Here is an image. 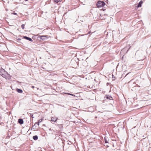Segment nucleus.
Wrapping results in <instances>:
<instances>
[{
	"instance_id": "obj_1",
	"label": "nucleus",
	"mask_w": 151,
	"mask_h": 151,
	"mask_svg": "<svg viewBox=\"0 0 151 151\" xmlns=\"http://www.w3.org/2000/svg\"><path fill=\"white\" fill-rule=\"evenodd\" d=\"M105 4V3L103 1H99L96 3V5L98 7L103 6Z\"/></svg>"
},
{
	"instance_id": "obj_2",
	"label": "nucleus",
	"mask_w": 151,
	"mask_h": 151,
	"mask_svg": "<svg viewBox=\"0 0 151 151\" xmlns=\"http://www.w3.org/2000/svg\"><path fill=\"white\" fill-rule=\"evenodd\" d=\"M6 72L4 69H1L0 71V75L3 77H4L5 76L4 74L6 73Z\"/></svg>"
},
{
	"instance_id": "obj_3",
	"label": "nucleus",
	"mask_w": 151,
	"mask_h": 151,
	"mask_svg": "<svg viewBox=\"0 0 151 151\" xmlns=\"http://www.w3.org/2000/svg\"><path fill=\"white\" fill-rule=\"evenodd\" d=\"M58 118L56 117H51V121L54 122H56Z\"/></svg>"
},
{
	"instance_id": "obj_4",
	"label": "nucleus",
	"mask_w": 151,
	"mask_h": 151,
	"mask_svg": "<svg viewBox=\"0 0 151 151\" xmlns=\"http://www.w3.org/2000/svg\"><path fill=\"white\" fill-rule=\"evenodd\" d=\"M23 37L27 40H28L32 42L33 41V40L32 39L29 37H28L27 36H23Z\"/></svg>"
},
{
	"instance_id": "obj_5",
	"label": "nucleus",
	"mask_w": 151,
	"mask_h": 151,
	"mask_svg": "<svg viewBox=\"0 0 151 151\" xmlns=\"http://www.w3.org/2000/svg\"><path fill=\"white\" fill-rule=\"evenodd\" d=\"M143 3V1H141L139 3L138 5L137 6V7H141L142 6V4Z\"/></svg>"
},
{
	"instance_id": "obj_6",
	"label": "nucleus",
	"mask_w": 151,
	"mask_h": 151,
	"mask_svg": "<svg viewBox=\"0 0 151 151\" xmlns=\"http://www.w3.org/2000/svg\"><path fill=\"white\" fill-rule=\"evenodd\" d=\"M18 122L21 124H22L23 123V121L22 119H19L18 120Z\"/></svg>"
},
{
	"instance_id": "obj_7",
	"label": "nucleus",
	"mask_w": 151,
	"mask_h": 151,
	"mask_svg": "<svg viewBox=\"0 0 151 151\" xmlns=\"http://www.w3.org/2000/svg\"><path fill=\"white\" fill-rule=\"evenodd\" d=\"M105 96L106 98L109 99L110 100H111L112 99L111 96H110L106 95Z\"/></svg>"
},
{
	"instance_id": "obj_8",
	"label": "nucleus",
	"mask_w": 151,
	"mask_h": 151,
	"mask_svg": "<svg viewBox=\"0 0 151 151\" xmlns=\"http://www.w3.org/2000/svg\"><path fill=\"white\" fill-rule=\"evenodd\" d=\"M33 139L35 140H37L38 139V137L37 136H34L33 137Z\"/></svg>"
},
{
	"instance_id": "obj_9",
	"label": "nucleus",
	"mask_w": 151,
	"mask_h": 151,
	"mask_svg": "<svg viewBox=\"0 0 151 151\" xmlns=\"http://www.w3.org/2000/svg\"><path fill=\"white\" fill-rule=\"evenodd\" d=\"M17 92L19 93H22L23 92L22 90L21 89H17Z\"/></svg>"
},
{
	"instance_id": "obj_10",
	"label": "nucleus",
	"mask_w": 151,
	"mask_h": 151,
	"mask_svg": "<svg viewBox=\"0 0 151 151\" xmlns=\"http://www.w3.org/2000/svg\"><path fill=\"white\" fill-rule=\"evenodd\" d=\"M46 36H41V39L42 40H44L45 39V38L46 37Z\"/></svg>"
},
{
	"instance_id": "obj_11",
	"label": "nucleus",
	"mask_w": 151,
	"mask_h": 151,
	"mask_svg": "<svg viewBox=\"0 0 151 151\" xmlns=\"http://www.w3.org/2000/svg\"><path fill=\"white\" fill-rule=\"evenodd\" d=\"M29 116H30L32 117V118H34V117L33 116V114H32L31 113H29Z\"/></svg>"
},
{
	"instance_id": "obj_12",
	"label": "nucleus",
	"mask_w": 151,
	"mask_h": 151,
	"mask_svg": "<svg viewBox=\"0 0 151 151\" xmlns=\"http://www.w3.org/2000/svg\"><path fill=\"white\" fill-rule=\"evenodd\" d=\"M104 140H105L106 143H108V141H107V139H106V137L104 138Z\"/></svg>"
},
{
	"instance_id": "obj_13",
	"label": "nucleus",
	"mask_w": 151,
	"mask_h": 151,
	"mask_svg": "<svg viewBox=\"0 0 151 151\" xmlns=\"http://www.w3.org/2000/svg\"><path fill=\"white\" fill-rule=\"evenodd\" d=\"M61 0H54L55 2H56L57 3H58L59 1H60Z\"/></svg>"
},
{
	"instance_id": "obj_14",
	"label": "nucleus",
	"mask_w": 151,
	"mask_h": 151,
	"mask_svg": "<svg viewBox=\"0 0 151 151\" xmlns=\"http://www.w3.org/2000/svg\"><path fill=\"white\" fill-rule=\"evenodd\" d=\"M22 28V29H24V24H22L21 25Z\"/></svg>"
},
{
	"instance_id": "obj_15",
	"label": "nucleus",
	"mask_w": 151,
	"mask_h": 151,
	"mask_svg": "<svg viewBox=\"0 0 151 151\" xmlns=\"http://www.w3.org/2000/svg\"><path fill=\"white\" fill-rule=\"evenodd\" d=\"M67 94H68V95H72V96H75L73 94H70V93H67Z\"/></svg>"
},
{
	"instance_id": "obj_16",
	"label": "nucleus",
	"mask_w": 151,
	"mask_h": 151,
	"mask_svg": "<svg viewBox=\"0 0 151 151\" xmlns=\"http://www.w3.org/2000/svg\"><path fill=\"white\" fill-rule=\"evenodd\" d=\"M42 121V119H40L38 121V122H39V123L41 122Z\"/></svg>"
},
{
	"instance_id": "obj_17",
	"label": "nucleus",
	"mask_w": 151,
	"mask_h": 151,
	"mask_svg": "<svg viewBox=\"0 0 151 151\" xmlns=\"http://www.w3.org/2000/svg\"><path fill=\"white\" fill-rule=\"evenodd\" d=\"M37 125H39V122H38L37 123Z\"/></svg>"
},
{
	"instance_id": "obj_18",
	"label": "nucleus",
	"mask_w": 151,
	"mask_h": 151,
	"mask_svg": "<svg viewBox=\"0 0 151 151\" xmlns=\"http://www.w3.org/2000/svg\"><path fill=\"white\" fill-rule=\"evenodd\" d=\"M14 14H16V13H14Z\"/></svg>"
},
{
	"instance_id": "obj_19",
	"label": "nucleus",
	"mask_w": 151,
	"mask_h": 151,
	"mask_svg": "<svg viewBox=\"0 0 151 151\" xmlns=\"http://www.w3.org/2000/svg\"><path fill=\"white\" fill-rule=\"evenodd\" d=\"M32 88H34V86H32Z\"/></svg>"
},
{
	"instance_id": "obj_20",
	"label": "nucleus",
	"mask_w": 151,
	"mask_h": 151,
	"mask_svg": "<svg viewBox=\"0 0 151 151\" xmlns=\"http://www.w3.org/2000/svg\"><path fill=\"white\" fill-rule=\"evenodd\" d=\"M127 75H128V74H127V75H126L125 76H126Z\"/></svg>"
},
{
	"instance_id": "obj_21",
	"label": "nucleus",
	"mask_w": 151,
	"mask_h": 151,
	"mask_svg": "<svg viewBox=\"0 0 151 151\" xmlns=\"http://www.w3.org/2000/svg\"><path fill=\"white\" fill-rule=\"evenodd\" d=\"M27 0H26L25 1H27Z\"/></svg>"
}]
</instances>
